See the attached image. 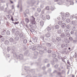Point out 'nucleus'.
<instances>
[{"mask_svg": "<svg viewBox=\"0 0 77 77\" xmlns=\"http://www.w3.org/2000/svg\"><path fill=\"white\" fill-rule=\"evenodd\" d=\"M57 32L58 34H61L62 33V30L61 29H59L57 31Z\"/></svg>", "mask_w": 77, "mask_h": 77, "instance_id": "obj_18", "label": "nucleus"}, {"mask_svg": "<svg viewBox=\"0 0 77 77\" xmlns=\"http://www.w3.org/2000/svg\"><path fill=\"white\" fill-rule=\"evenodd\" d=\"M53 60L54 61V62H57V59L54 58L53 59Z\"/></svg>", "mask_w": 77, "mask_h": 77, "instance_id": "obj_35", "label": "nucleus"}, {"mask_svg": "<svg viewBox=\"0 0 77 77\" xmlns=\"http://www.w3.org/2000/svg\"><path fill=\"white\" fill-rule=\"evenodd\" d=\"M73 57H77V56L76 55H74L73 56Z\"/></svg>", "mask_w": 77, "mask_h": 77, "instance_id": "obj_63", "label": "nucleus"}, {"mask_svg": "<svg viewBox=\"0 0 77 77\" xmlns=\"http://www.w3.org/2000/svg\"><path fill=\"white\" fill-rule=\"evenodd\" d=\"M62 21H59L58 22V24H59V25H60H60L61 24H62Z\"/></svg>", "mask_w": 77, "mask_h": 77, "instance_id": "obj_43", "label": "nucleus"}, {"mask_svg": "<svg viewBox=\"0 0 77 77\" xmlns=\"http://www.w3.org/2000/svg\"><path fill=\"white\" fill-rule=\"evenodd\" d=\"M37 50L39 51L42 50V47H41L38 46L37 47Z\"/></svg>", "mask_w": 77, "mask_h": 77, "instance_id": "obj_8", "label": "nucleus"}, {"mask_svg": "<svg viewBox=\"0 0 77 77\" xmlns=\"http://www.w3.org/2000/svg\"><path fill=\"white\" fill-rule=\"evenodd\" d=\"M41 44L42 45H45V41H43L42 42Z\"/></svg>", "mask_w": 77, "mask_h": 77, "instance_id": "obj_44", "label": "nucleus"}, {"mask_svg": "<svg viewBox=\"0 0 77 77\" xmlns=\"http://www.w3.org/2000/svg\"><path fill=\"white\" fill-rule=\"evenodd\" d=\"M46 44L47 47H50L51 46V44L49 43H46Z\"/></svg>", "mask_w": 77, "mask_h": 77, "instance_id": "obj_9", "label": "nucleus"}, {"mask_svg": "<svg viewBox=\"0 0 77 77\" xmlns=\"http://www.w3.org/2000/svg\"><path fill=\"white\" fill-rule=\"evenodd\" d=\"M17 30V28L16 29H14V28L12 29V33H15V32H16Z\"/></svg>", "mask_w": 77, "mask_h": 77, "instance_id": "obj_16", "label": "nucleus"}, {"mask_svg": "<svg viewBox=\"0 0 77 77\" xmlns=\"http://www.w3.org/2000/svg\"><path fill=\"white\" fill-rule=\"evenodd\" d=\"M61 59L62 60V61H63V62L64 63H65V62H65L66 60L65 59H64V58H62Z\"/></svg>", "mask_w": 77, "mask_h": 77, "instance_id": "obj_47", "label": "nucleus"}, {"mask_svg": "<svg viewBox=\"0 0 77 77\" xmlns=\"http://www.w3.org/2000/svg\"><path fill=\"white\" fill-rule=\"evenodd\" d=\"M72 24L74 25L75 24V22H74V21H72Z\"/></svg>", "mask_w": 77, "mask_h": 77, "instance_id": "obj_62", "label": "nucleus"}, {"mask_svg": "<svg viewBox=\"0 0 77 77\" xmlns=\"http://www.w3.org/2000/svg\"><path fill=\"white\" fill-rule=\"evenodd\" d=\"M60 36L62 38H64V37L65 36V34H64L62 33L60 35Z\"/></svg>", "mask_w": 77, "mask_h": 77, "instance_id": "obj_19", "label": "nucleus"}, {"mask_svg": "<svg viewBox=\"0 0 77 77\" xmlns=\"http://www.w3.org/2000/svg\"><path fill=\"white\" fill-rule=\"evenodd\" d=\"M25 12L27 14H29V10L28 9H27L25 11Z\"/></svg>", "mask_w": 77, "mask_h": 77, "instance_id": "obj_29", "label": "nucleus"}, {"mask_svg": "<svg viewBox=\"0 0 77 77\" xmlns=\"http://www.w3.org/2000/svg\"><path fill=\"white\" fill-rule=\"evenodd\" d=\"M37 38H34L33 39V41L34 42H37Z\"/></svg>", "mask_w": 77, "mask_h": 77, "instance_id": "obj_41", "label": "nucleus"}, {"mask_svg": "<svg viewBox=\"0 0 77 77\" xmlns=\"http://www.w3.org/2000/svg\"><path fill=\"white\" fill-rule=\"evenodd\" d=\"M15 46H13L12 48V50L11 51V53H14V52L15 49Z\"/></svg>", "mask_w": 77, "mask_h": 77, "instance_id": "obj_11", "label": "nucleus"}, {"mask_svg": "<svg viewBox=\"0 0 77 77\" xmlns=\"http://www.w3.org/2000/svg\"><path fill=\"white\" fill-rule=\"evenodd\" d=\"M45 35L47 38H50L51 36L50 34L48 33L46 34Z\"/></svg>", "mask_w": 77, "mask_h": 77, "instance_id": "obj_23", "label": "nucleus"}, {"mask_svg": "<svg viewBox=\"0 0 77 77\" xmlns=\"http://www.w3.org/2000/svg\"><path fill=\"white\" fill-rule=\"evenodd\" d=\"M48 53H51V50H49L48 51Z\"/></svg>", "mask_w": 77, "mask_h": 77, "instance_id": "obj_59", "label": "nucleus"}, {"mask_svg": "<svg viewBox=\"0 0 77 77\" xmlns=\"http://www.w3.org/2000/svg\"><path fill=\"white\" fill-rule=\"evenodd\" d=\"M34 54L35 56H37L38 54V52L37 51H35L34 53Z\"/></svg>", "mask_w": 77, "mask_h": 77, "instance_id": "obj_32", "label": "nucleus"}, {"mask_svg": "<svg viewBox=\"0 0 77 77\" xmlns=\"http://www.w3.org/2000/svg\"><path fill=\"white\" fill-rule=\"evenodd\" d=\"M58 66L59 65H58L56 64L55 66L54 67L55 68H58Z\"/></svg>", "mask_w": 77, "mask_h": 77, "instance_id": "obj_57", "label": "nucleus"}, {"mask_svg": "<svg viewBox=\"0 0 77 77\" xmlns=\"http://www.w3.org/2000/svg\"><path fill=\"white\" fill-rule=\"evenodd\" d=\"M25 20L26 21L27 23H29V19H28V18H26L25 19Z\"/></svg>", "mask_w": 77, "mask_h": 77, "instance_id": "obj_38", "label": "nucleus"}, {"mask_svg": "<svg viewBox=\"0 0 77 77\" xmlns=\"http://www.w3.org/2000/svg\"><path fill=\"white\" fill-rule=\"evenodd\" d=\"M65 32H66L65 33H68V29H66L65 30Z\"/></svg>", "mask_w": 77, "mask_h": 77, "instance_id": "obj_54", "label": "nucleus"}, {"mask_svg": "<svg viewBox=\"0 0 77 77\" xmlns=\"http://www.w3.org/2000/svg\"><path fill=\"white\" fill-rule=\"evenodd\" d=\"M9 40H10V42H14V38H10Z\"/></svg>", "mask_w": 77, "mask_h": 77, "instance_id": "obj_22", "label": "nucleus"}, {"mask_svg": "<svg viewBox=\"0 0 77 77\" xmlns=\"http://www.w3.org/2000/svg\"><path fill=\"white\" fill-rule=\"evenodd\" d=\"M31 21V23L32 25H34V24H35L36 22H35V20L34 21L33 20L32 21Z\"/></svg>", "mask_w": 77, "mask_h": 77, "instance_id": "obj_27", "label": "nucleus"}, {"mask_svg": "<svg viewBox=\"0 0 77 77\" xmlns=\"http://www.w3.org/2000/svg\"><path fill=\"white\" fill-rule=\"evenodd\" d=\"M29 44H30L31 45L33 43L32 42L31 40H29Z\"/></svg>", "mask_w": 77, "mask_h": 77, "instance_id": "obj_56", "label": "nucleus"}, {"mask_svg": "<svg viewBox=\"0 0 77 77\" xmlns=\"http://www.w3.org/2000/svg\"><path fill=\"white\" fill-rule=\"evenodd\" d=\"M40 38H42V40H43V41H44V37L43 36L41 35L40 36Z\"/></svg>", "mask_w": 77, "mask_h": 77, "instance_id": "obj_49", "label": "nucleus"}, {"mask_svg": "<svg viewBox=\"0 0 77 77\" xmlns=\"http://www.w3.org/2000/svg\"><path fill=\"white\" fill-rule=\"evenodd\" d=\"M44 62L45 63H47V62H48V60L47 59H45L44 60Z\"/></svg>", "mask_w": 77, "mask_h": 77, "instance_id": "obj_34", "label": "nucleus"}, {"mask_svg": "<svg viewBox=\"0 0 77 77\" xmlns=\"http://www.w3.org/2000/svg\"><path fill=\"white\" fill-rule=\"evenodd\" d=\"M28 54V53H26V52H25L24 53V55H25V56H27V54Z\"/></svg>", "mask_w": 77, "mask_h": 77, "instance_id": "obj_64", "label": "nucleus"}, {"mask_svg": "<svg viewBox=\"0 0 77 77\" xmlns=\"http://www.w3.org/2000/svg\"><path fill=\"white\" fill-rule=\"evenodd\" d=\"M31 21H35V18L33 16H32L30 17Z\"/></svg>", "mask_w": 77, "mask_h": 77, "instance_id": "obj_7", "label": "nucleus"}, {"mask_svg": "<svg viewBox=\"0 0 77 77\" xmlns=\"http://www.w3.org/2000/svg\"><path fill=\"white\" fill-rule=\"evenodd\" d=\"M43 53H46L47 52V50L46 49H45L43 50Z\"/></svg>", "mask_w": 77, "mask_h": 77, "instance_id": "obj_45", "label": "nucleus"}, {"mask_svg": "<svg viewBox=\"0 0 77 77\" xmlns=\"http://www.w3.org/2000/svg\"><path fill=\"white\" fill-rule=\"evenodd\" d=\"M32 50L33 51H35L36 50V48L35 47H33L32 48Z\"/></svg>", "mask_w": 77, "mask_h": 77, "instance_id": "obj_53", "label": "nucleus"}, {"mask_svg": "<svg viewBox=\"0 0 77 77\" xmlns=\"http://www.w3.org/2000/svg\"><path fill=\"white\" fill-rule=\"evenodd\" d=\"M52 57H56V55L55 54H53L52 55Z\"/></svg>", "mask_w": 77, "mask_h": 77, "instance_id": "obj_52", "label": "nucleus"}, {"mask_svg": "<svg viewBox=\"0 0 77 77\" xmlns=\"http://www.w3.org/2000/svg\"><path fill=\"white\" fill-rule=\"evenodd\" d=\"M45 9L46 10H48V11H49L50 9L49 8V7L48 6L46 7Z\"/></svg>", "mask_w": 77, "mask_h": 77, "instance_id": "obj_48", "label": "nucleus"}, {"mask_svg": "<svg viewBox=\"0 0 77 77\" xmlns=\"http://www.w3.org/2000/svg\"><path fill=\"white\" fill-rule=\"evenodd\" d=\"M65 47H68V45H68V44L67 43L66 44H65Z\"/></svg>", "mask_w": 77, "mask_h": 77, "instance_id": "obj_55", "label": "nucleus"}, {"mask_svg": "<svg viewBox=\"0 0 77 77\" xmlns=\"http://www.w3.org/2000/svg\"><path fill=\"white\" fill-rule=\"evenodd\" d=\"M70 33L71 35H73L74 34V31H72Z\"/></svg>", "mask_w": 77, "mask_h": 77, "instance_id": "obj_51", "label": "nucleus"}, {"mask_svg": "<svg viewBox=\"0 0 77 77\" xmlns=\"http://www.w3.org/2000/svg\"><path fill=\"white\" fill-rule=\"evenodd\" d=\"M60 14L61 15V17H62V18H63L64 19V20H65V17H69V13H66L65 14V16H64V13H60Z\"/></svg>", "mask_w": 77, "mask_h": 77, "instance_id": "obj_1", "label": "nucleus"}, {"mask_svg": "<svg viewBox=\"0 0 77 77\" xmlns=\"http://www.w3.org/2000/svg\"><path fill=\"white\" fill-rule=\"evenodd\" d=\"M6 33V32L5 30H4L3 31H2V33H1V35H5Z\"/></svg>", "mask_w": 77, "mask_h": 77, "instance_id": "obj_13", "label": "nucleus"}, {"mask_svg": "<svg viewBox=\"0 0 77 77\" xmlns=\"http://www.w3.org/2000/svg\"><path fill=\"white\" fill-rule=\"evenodd\" d=\"M37 11L38 12H40L41 11V9L38 8L37 9Z\"/></svg>", "mask_w": 77, "mask_h": 77, "instance_id": "obj_39", "label": "nucleus"}, {"mask_svg": "<svg viewBox=\"0 0 77 77\" xmlns=\"http://www.w3.org/2000/svg\"><path fill=\"white\" fill-rule=\"evenodd\" d=\"M14 39L16 41H19L20 40V37L16 36L15 37Z\"/></svg>", "mask_w": 77, "mask_h": 77, "instance_id": "obj_10", "label": "nucleus"}, {"mask_svg": "<svg viewBox=\"0 0 77 77\" xmlns=\"http://www.w3.org/2000/svg\"><path fill=\"white\" fill-rule=\"evenodd\" d=\"M66 27L67 29H70L71 28V26L70 25H67Z\"/></svg>", "mask_w": 77, "mask_h": 77, "instance_id": "obj_40", "label": "nucleus"}, {"mask_svg": "<svg viewBox=\"0 0 77 77\" xmlns=\"http://www.w3.org/2000/svg\"><path fill=\"white\" fill-rule=\"evenodd\" d=\"M40 25L41 26H44V22L43 21H40Z\"/></svg>", "mask_w": 77, "mask_h": 77, "instance_id": "obj_20", "label": "nucleus"}, {"mask_svg": "<svg viewBox=\"0 0 77 77\" xmlns=\"http://www.w3.org/2000/svg\"><path fill=\"white\" fill-rule=\"evenodd\" d=\"M20 34V29L18 28H17V30L15 33V35L16 36H18Z\"/></svg>", "mask_w": 77, "mask_h": 77, "instance_id": "obj_2", "label": "nucleus"}, {"mask_svg": "<svg viewBox=\"0 0 77 77\" xmlns=\"http://www.w3.org/2000/svg\"><path fill=\"white\" fill-rule=\"evenodd\" d=\"M11 53L13 54V56H14V57H18V55H17V54L16 53L14 52L13 53Z\"/></svg>", "mask_w": 77, "mask_h": 77, "instance_id": "obj_12", "label": "nucleus"}, {"mask_svg": "<svg viewBox=\"0 0 77 77\" xmlns=\"http://www.w3.org/2000/svg\"><path fill=\"white\" fill-rule=\"evenodd\" d=\"M54 2H58V4L59 5L62 4V2L60 0H54Z\"/></svg>", "mask_w": 77, "mask_h": 77, "instance_id": "obj_4", "label": "nucleus"}, {"mask_svg": "<svg viewBox=\"0 0 77 77\" xmlns=\"http://www.w3.org/2000/svg\"><path fill=\"white\" fill-rule=\"evenodd\" d=\"M18 57L20 60H23V55L22 54H20L19 56H18Z\"/></svg>", "mask_w": 77, "mask_h": 77, "instance_id": "obj_5", "label": "nucleus"}, {"mask_svg": "<svg viewBox=\"0 0 77 77\" xmlns=\"http://www.w3.org/2000/svg\"><path fill=\"white\" fill-rule=\"evenodd\" d=\"M56 40L57 42H59V41H61V38L60 37H57L56 38Z\"/></svg>", "mask_w": 77, "mask_h": 77, "instance_id": "obj_14", "label": "nucleus"}, {"mask_svg": "<svg viewBox=\"0 0 77 77\" xmlns=\"http://www.w3.org/2000/svg\"><path fill=\"white\" fill-rule=\"evenodd\" d=\"M39 53L40 54H43V53H44V52L42 50H41V51H39Z\"/></svg>", "mask_w": 77, "mask_h": 77, "instance_id": "obj_30", "label": "nucleus"}, {"mask_svg": "<svg viewBox=\"0 0 77 77\" xmlns=\"http://www.w3.org/2000/svg\"><path fill=\"white\" fill-rule=\"evenodd\" d=\"M20 7V11H22V9H23V8H22V5H21L19 6Z\"/></svg>", "mask_w": 77, "mask_h": 77, "instance_id": "obj_50", "label": "nucleus"}, {"mask_svg": "<svg viewBox=\"0 0 77 77\" xmlns=\"http://www.w3.org/2000/svg\"><path fill=\"white\" fill-rule=\"evenodd\" d=\"M57 74L58 75H61V72H57Z\"/></svg>", "mask_w": 77, "mask_h": 77, "instance_id": "obj_61", "label": "nucleus"}, {"mask_svg": "<svg viewBox=\"0 0 77 77\" xmlns=\"http://www.w3.org/2000/svg\"><path fill=\"white\" fill-rule=\"evenodd\" d=\"M69 39L70 41H72V38L71 37H69Z\"/></svg>", "mask_w": 77, "mask_h": 77, "instance_id": "obj_58", "label": "nucleus"}, {"mask_svg": "<svg viewBox=\"0 0 77 77\" xmlns=\"http://www.w3.org/2000/svg\"><path fill=\"white\" fill-rule=\"evenodd\" d=\"M6 34L7 35H10V31H7L6 32Z\"/></svg>", "mask_w": 77, "mask_h": 77, "instance_id": "obj_33", "label": "nucleus"}, {"mask_svg": "<svg viewBox=\"0 0 77 77\" xmlns=\"http://www.w3.org/2000/svg\"><path fill=\"white\" fill-rule=\"evenodd\" d=\"M65 35H66V36L67 37H69L70 36V34L69 33H65Z\"/></svg>", "mask_w": 77, "mask_h": 77, "instance_id": "obj_17", "label": "nucleus"}, {"mask_svg": "<svg viewBox=\"0 0 77 77\" xmlns=\"http://www.w3.org/2000/svg\"><path fill=\"white\" fill-rule=\"evenodd\" d=\"M55 29H59V26L58 25H56L55 26Z\"/></svg>", "mask_w": 77, "mask_h": 77, "instance_id": "obj_21", "label": "nucleus"}, {"mask_svg": "<svg viewBox=\"0 0 77 77\" xmlns=\"http://www.w3.org/2000/svg\"><path fill=\"white\" fill-rule=\"evenodd\" d=\"M66 25L65 23H62L61 24V27L63 29H64L66 27Z\"/></svg>", "mask_w": 77, "mask_h": 77, "instance_id": "obj_6", "label": "nucleus"}, {"mask_svg": "<svg viewBox=\"0 0 77 77\" xmlns=\"http://www.w3.org/2000/svg\"><path fill=\"white\" fill-rule=\"evenodd\" d=\"M30 31L32 33H33V32H35V30H33L32 29L30 30Z\"/></svg>", "mask_w": 77, "mask_h": 77, "instance_id": "obj_46", "label": "nucleus"}, {"mask_svg": "<svg viewBox=\"0 0 77 77\" xmlns=\"http://www.w3.org/2000/svg\"><path fill=\"white\" fill-rule=\"evenodd\" d=\"M66 22L68 23H69L70 22V20L69 19H67L66 20Z\"/></svg>", "mask_w": 77, "mask_h": 77, "instance_id": "obj_36", "label": "nucleus"}, {"mask_svg": "<svg viewBox=\"0 0 77 77\" xmlns=\"http://www.w3.org/2000/svg\"><path fill=\"white\" fill-rule=\"evenodd\" d=\"M9 42L8 40H6L5 42V44H6V45H8V44H9Z\"/></svg>", "mask_w": 77, "mask_h": 77, "instance_id": "obj_25", "label": "nucleus"}, {"mask_svg": "<svg viewBox=\"0 0 77 77\" xmlns=\"http://www.w3.org/2000/svg\"><path fill=\"white\" fill-rule=\"evenodd\" d=\"M46 18L47 19V20H50V16H49V15H46Z\"/></svg>", "mask_w": 77, "mask_h": 77, "instance_id": "obj_24", "label": "nucleus"}, {"mask_svg": "<svg viewBox=\"0 0 77 77\" xmlns=\"http://www.w3.org/2000/svg\"><path fill=\"white\" fill-rule=\"evenodd\" d=\"M47 29L48 31L51 30V28L49 26H48L47 27Z\"/></svg>", "mask_w": 77, "mask_h": 77, "instance_id": "obj_37", "label": "nucleus"}, {"mask_svg": "<svg viewBox=\"0 0 77 77\" xmlns=\"http://www.w3.org/2000/svg\"><path fill=\"white\" fill-rule=\"evenodd\" d=\"M11 50V49L10 47H8L7 48V51H8V52H9V51H10Z\"/></svg>", "mask_w": 77, "mask_h": 77, "instance_id": "obj_42", "label": "nucleus"}, {"mask_svg": "<svg viewBox=\"0 0 77 77\" xmlns=\"http://www.w3.org/2000/svg\"><path fill=\"white\" fill-rule=\"evenodd\" d=\"M18 23H19V22H17L14 23V24L15 25L16 24H18Z\"/></svg>", "mask_w": 77, "mask_h": 77, "instance_id": "obj_60", "label": "nucleus"}, {"mask_svg": "<svg viewBox=\"0 0 77 77\" xmlns=\"http://www.w3.org/2000/svg\"><path fill=\"white\" fill-rule=\"evenodd\" d=\"M19 36L20 38H23V37H24V35H23V34L22 33V32H20L19 34Z\"/></svg>", "mask_w": 77, "mask_h": 77, "instance_id": "obj_15", "label": "nucleus"}, {"mask_svg": "<svg viewBox=\"0 0 77 77\" xmlns=\"http://www.w3.org/2000/svg\"><path fill=\"white\" fill-rule=\"evenodd\" d=\"M65 45H64V44H62L61 45V48H64V47H65Z\"/></svg>", "mask_w": 77, "mask_h": 77, "instance_id": "obj_28", "label": "nucleus"}, {"mask_svg": "<svg viewBox=\"0 0 77 77\" xmlns=\"http://www.w3.org/2000/svg\"><path fill=\"white\" fill-rule=\"evenodd\" d=\"M0 38H1V42H5V38L2 35H0Z\"/></svg>", "mask_w": 77, "mask_h": 77, "instance_id": "obj_3", "label": "nucleus"}, {"mask_svg": "<svg viewBox=\"0 0 77 77\" xmlns=\"http://www.w3.org/2000/svg\"><path fill=\"white\" fill-rule=\"evenodd\" d=\"M23 42L24 44H27V40L26 39H25L23 40Z\"/></svg>", "mask_w": 77, "mask_h": 77, "instance_id": "obj_31", "label": "nucleus"}, {"mask_svg": "<svg viewBox=\"0 0 77 77\" xmlns=\"http://www.w3.org/2000/svg\"><path fill=\"white\" fill-rule=\"evenodd\" d=\"M42 20H44V21H45L46 20V18L45 17V16L44 17V16L43 15H42Z\"/></svg>", "mask_w": 77, "mask_h": 77, "instance_id": "obj_26", "label": "nucleus"}]
</instances>
